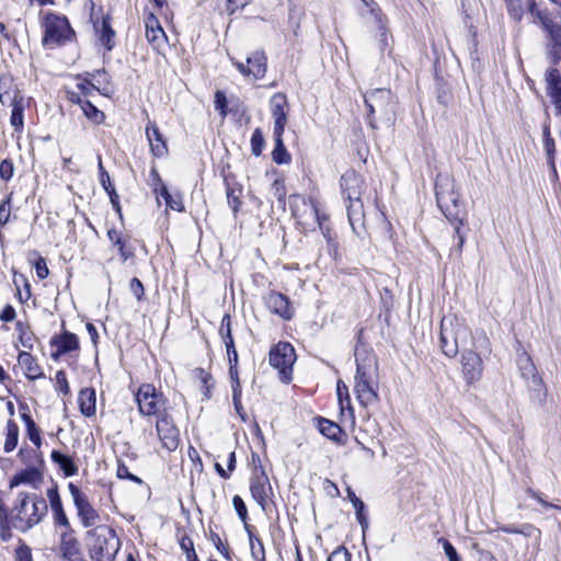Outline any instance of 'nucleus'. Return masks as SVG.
Returning <instances> with one entry per match:
<instances>
[{
	"instance_id": "ddd939ff",
	"label": "nucleus",
	"mask_w": 561,
	"mask_h": 561,
	"mask_svg": "<svg viewBox=\"0 0 561 561\" xmlns=\"http://www.w3.org/2000/svg\"><path fill=\"white\" fill-rule=\"evenodd\" d=\"M156 430L162 446L169 451L178 448L180 443V433L173 423V419L167 413L157 419Z\"/></svg>"
},
{
	"instance_id": "f8f14e48",
	"label": "nucleus",
	"mask_w": 561,
	"mask_h": 561,
	"mask_svg": "<svg viewBox=\"0 0 561 561\" xmlns=\"http://www.w3.org/2000/svg\"><path fill=\"white\" fill-rule=\"evenodd\" d=\"M69 492L72 496L78 517L84 527L94 526L100 519L96 510L91 505L87 494H84L76 484H68Z\"/></svg>"
},
{
	"instance_id": "bf43d9fd",
	"label": "nucleus",
	"mask_w": 561,
	"mask_h": 561,
	"mask_svg": "<svg viewBox=\"0 0 561 561\" xmlns=\"http://www.w3.org/2000/svg\"><path fill=\"white\" fill-rule=\"evenodd\" d=\"M232 400L236 408V411L242 416V405H241V387L240 381L237 380V385H232Z\"/></svg>"
},
{
	"instance_id": "9b49d317",
	"label": "nucleus",
	"mask_w": 561,
	"mask_h": 561,
	"mask_svg": "<svg viewBox=\"0 0 561 561\" xmlns=\"http://www.w3.org/2000/svg\"><path fill=\"white\" fill-rule=\"evenodd\" d=\"M268 360L271 366L279 371L280 380L288 383L293 378V365L296 362L293 345L287 342H279L271 348Z\"/></svg>"
},
{
	"instance_id": "5701e85b",
	"label": "nucleus",
	"mask_w": 561,
	"mask_h": 561,
	"mask_svg": "<svg viewBox=\"0 0 561 561\" xmlns=\"http://www.w3.org/2000/svg\"><path fill=\"white\" fill-rule=\"evenodd\" d=\"M22 98L12 78L4 76L0 78V102L2 105L12 104Z\"/></svg>"
},
{
	"instance_id": "9d476101",
	"label": "nucleus",
	"mask_w": 561,
	"mask_h": 561,
	"mask_svg": "<svg viewBox=\"0 0 561 561\" xmlns=\"http://www.w3.org/2000/svg\"><path fill=\"white\" fill-rule=\"evenodd\" d=\"M136 401L139 413L146 416H157L167 414L165 399L163 393L158 391L154 386L144 383L138 388Z\"/></svg>"
},
{
	"instance_id": "2eb2a0df",
	"label": "nucleus",
	"mask_w": 561,
	"mask_h": 561,
	"mask_svg": "<svg viewBox=\"0 0 561 561\" xmlns=\"http://www.w3.org/2000/svg\"><path fill=\"white\" fill-rule=\"evenodd\" d=\"M250 491L255 502L262 507V510H265L267 499L272 494V486L264 469L261 468L260 471L256 470L254 476L251 478Z\"/></svg>"
},
{
	"instance_id": "e433bc0d",
	"label": "nucleus",
	"mask_w": 561,
	"mask_h": 561,
	"mask_svg": "<svg viewBox=\"0 0 561 561\" xmlns=\"http://www.w3.org/2000/svg\"><path fill=\"white\" fill-rule=\"evenodd\" d=\"M19 439V426L12 420L8 421L7 424V437L3 449L5 453H10L15 449Z\"/></svg>"
},
{
	"instance_id": "8fccbe9b",
	"label": "nucleus",
	"mask_w": 561,
	"mask_h": 561,
	"mask_svg": "<svg viewBox=\"0 0 561 561\" xmlns=\"http://www.w3.org/2000/svg\"><path fill=\"white\" fill-rule=\"evenodd\" d=\"M129 289L138 301L142 299L145 295V288L142 283L137 277L130 279Z\"/></svg>"
},
{
	"instance_id": "473e14b6",
	"label": "nucleus",
	"mask_w": 561,
	"mask_h": 561,
	"mask_svg": "<svg viewBox=\"0 0 561 561\" xmlns=\"http://www.w3.org/2000/svg\"><path fill=\"white\" fill-rule=\"evenodd\" d=\"M318 427L322 435H324L329 439L339 442L340 436L342 434V428L336 423L327 419H320Z\"/></svg>"
},
{
	"instance_id": "cd10ccee",
	"label": "nucleus",
	"mask_w": 561,
	"mask_h": 561,
	"mask_svg": "<svg viewBox=\"0 0 561 561\" xmlns=\"http://www.w3.org/2000/svg\"><path fill=\"white\" fill-rule=\"evenodd\" d=\"M283 134L284 133L274 134L275 147L272 151V159L277 164L290 162V154L287 152L284 145Z\"/></svg>"
},
{
	"instance_id": "c756f323",
	"label": "nucleus",
	"mask_w": 561,
	"mask_h": 561,
	"mask_svg": "<svg viewBox=\"0 0 561 561\" xmlns=\"http://www.w3.org/2000/svg\"><path fill=\"white\" fill-rule=\"evenodd\" d=\"M42 481V474L41 472L34 468V467H31V468H26L25 470L21 471L20 473H18L12 482H11V485H16V484H20V483H30V484H36L38 482Z\"/></svg>"
},
{
	"instance_id": "a878e982",
	"label": "nucleus",
	"mask_w": 561,
	"mask_h": 561,
	"mask_svg": "<svg viewBox=\"0 0 561 561\" xmlns=\"http://www.w3.org/2000/svg\"><path fill=\"white\" fill-rule=\"evenodd\" d=\"M51 460L59 466L66 477L73 476L78 471V467L72 458L60 451L53 450Z\"/></svg>"
},
{
	"instance_id": "79ce46f5",
	"label": "nucleus",
	"mask_w": 561,
	"mask_h": 561,
	"mask_svg": "<svg viewBox=\"0 0 561 561\" xmlns=\"http://www.w3.org/2000/svg\"><path fill=\"white\" fill-rule=\"evenodd\" d=\"M264 138L260 128H256L251 137V151L255 157H259L262 153L264 148Z\"/></svg>"
},
{
	"instance_id": "393cba45",
	"label": "nucleus",
	"mask_w": 561,
	"mask_h": 561,
	"mask_svg": "<svg viewBox=\"0 0 561 561\" xmlns=\"http://www.w3.org/2000/svg\"><path fill=\"white\" fill-rule=\"evenodd\" d=\"M78 402L83 415L91 416L95 413V392L93 389H82L79 392Z\"/></svg>"
},
{
	"instance_id": "5fc2aeb1",
	"label": "nucleus",
	"mask_w": 561,
	"mask_h": 561,
	"mask_svg": "<svg viewBox=\"0 0 561 561\" xmlns=\"http://www.w3.org/2000/svg\"><path fill=\"white\" fill-rule=\"evenodd\" d=\"M351 554L344 547L336 548L328 558V561H350Z\"/></svg>"
},
{
	"instance_id": "ea45409f",
	"label": "nucleus",
	"mask_w": 561,
	"mask_h": 561,
	"mask_svg": "<svg viewBox=\"0 0 561 561\" xmlns=\"http://www.w3.org/2000/svg\"><path fill=\"white\" fill-rule=\"evenodd\" d=\"M543 136H545V149L548 156L549 163L556 171L554 167V152H556V145L554 140L550 137L549 128L545 127L543 129Z\"/></svg>"
},
{
	"instance_id": "13d9d810",
	"label": "nucleus",
	"mask_w": 561,
	"mask_h": 561,
	"mask_svg": "<svg viewBox=\"0 0 561 561\" xmlns=\"http://www.w3.org/2000/svg\"><path fill=\"white\" fill-rule=\"evenodd\" d=\"M308 207L310 209V214L314 217L318 226L321 228L322 222L328 219V217L324 214H321L317 203L313 199L309 201Z\"/></svg>"
},
{
	"instance_id": "aec40b11",
	"label": "nucleus",
	"mask_w": 561,
	"mask_h": 561,
	"mask_svg": "<svg viewBox=\"0 0 561 561\" xmlns=\"http://www.w3.org/2000/svg\"><path fill=\"white\" fill-rule=\"evenodd\" d=\"M46 495L49 501L55 523L64 527H69V520L65 513L57 484L54 483L51 488L46 491Z\"/></svg>"
},
{
	"instance_id": "338daca9",
	"label": "nucleus",
	"mask_w": 561,
	"mask_h": 561,
	"mask_svg": "<svg viewBox=\"0 0 561 561\" xmlns=\"http://www.w3.org/2000/svg\"><path fill=\"white\" fill-rule=\"evenodd\" d=\"M110 196V199H111V203H112V206L113 208L116 210V213L118 214V216L122 218L123 215H122V207L119 205V201H118V195L115 191L114 187H111V191L106 192Z\"/></svg>"
},
{
	"instance_id": "6e6552de",
	"label": "nucleus",
	"mask_w": 561,
	"mask_h": 561,
	"mask_svg": "<svg viewBox=\"0 0 561 561\" xmlns=\"http://www.w3.org/2000/svg\"><path fill=\"white\" fill-rule=\"evenodd\" d=\"M43 27L45 31L42 42L46 48H55L69 41L75 34L68 19L55 13H47L44 16Z\"/></svg>"
},
{
	"instance_id": "a211bd4d",
	"label": "nucleus",
	"mask_w": 561,
	"mask_h": 561,
	"mask_svg": "<svg viewBox=\"0 0 561 561\" xmlns=\"http://www.w3.org/2000/svg\"><path fill=\"white\" fill-rule=\"evenodd\" d=\"M265 305L268 310L284 320H290L294 316V310L290 307L288 297L280 293L271 291L265 297Z\"/></svg>"
},
{
	"instance_id": "bb28decb",
	"label": "nucleus",
	"mask_w": 561,
	"mask_h": 561,
	"mask_svg": "<svg viewBox=\"0 0 561 561\" xmlns=\"http://www.w3.org/2000/svg\"><path fill=\"white\" fill-rule=\"evenodd\" d=\"M107 237L110 241L118 248V252L123 262H126L128 259L134 256L133 250L127 248L126 242L119 231L116 229H110L107 231Z\"/></svg>"
},
{
	"instance_id": "0eeeda50",
	"label": "nucleus",
	"mask_w": 561,
	"mask_h": 561,
	"mask_svg": "<svg viewBox=\"0 0 561 561\" xmlns=\"http://www.w3.org/2000/svg\"><path fill=\"white\" fill-rule=\"evenodd\" d=\"M469 334L468 328L460 323L456 316L443 317L439 330V345L443 353L448 357H455Z\"/></svg>"
},
{
	"instance_id": "f03ea898",
	"label": "nucleus",
	"mask_w": 561,
	"mask_h": 561,
	"mask_svg": "<svg viewBox=\"0 0 561 561\" xmlns=\"http://www.w3.org/2000/svg\"><path fill=\"white\" fill-rule=\"evenodd\" d=\"M436 203L447 220L454 226L457 243L453 251L461 254L466 241V233L462 231L466 211L459 203V193L456 191L455 181L448 174H438L435 183Z\"/></svg>"
},
{
	"instance_id": "2f4dec72",
	"label": "nucleus",
	"mask_w": 561,
	"mask_h": 561,
	"mask_svg": "<svg viewBox=\"0 0 561 561\" xmlns=\"http://www.w3.org/2000/svg\"><path fill=\"white\" fill-rule=\"evenodd\" d=\"M346 492H347V496H348L350 501L352 502V504L356 511V518H357L358 523L360 524L363 531H365L366 528L368 527V520L364 513L365 504L362 500H359L356 496V494L354 493V491L351 488H347Z\"/></svg>"
},
{
	"instance_id": "09e8293b",
	"label": "nucleus",
	"mask_w": 561,
	"mask_h": 561,
	"mask_svg": "<svg viewBox=\"0 0 561 561\" xmlns=\"http://www.w3.org/2000/svg\"><path fill=\"white\" fill-rule=\"evenodd\" d=\"M14 168L13 163L9 159L2 160L0 163V178L4 181H9L13 176Z\"/></svg>"
},
{
	"instance_id": "680f3d73",
	"label": "nucleus",
	"mask_w": 561,
	"mask_h": 561,
	"mask_svg": "<svg viewBox=\"0 0 561 561\" xmlns=\"http://www.w3.org/2000/svg\"><path fill=\"white\" fill-rule=\"evenodd\" d=\"M15 561H33L31 549L27 546H20L15 550Z\"/></svg>"
},
{
	"instance_id": "412c9836",
	"label": "nucleus",
	"mask_w": 561,
	"mask_h": 561,
	"mask_svg": "<svg viewBox=\"0 0 561 561\" xmlns=\"http://www.w3.org/2000/svg\"><path fill=\"white\" fill-rule=\"evenodd\" d=\"M146 135L154 157H163L168 153L165 139L154 122L149 121L146 126Z\"/></svg>"
},
{
	"instance_id": "7ed1b4c3",
	"label": "nucleus",
	"mask_w": 561,
	"mask_h": 561,
	"mask_svg": "<svg viewBox=\"0 0 561 561\" xmlns=\"http://www.w3.org/2000/svg\"><path fill=\"white\" fill-rule=\"evenodd\" d=\"M47 511L48 505L45 499L21 492L11 511L10 523L14 528L26 531L38 524Z\"/></svg>"
},
{
	"instance_id": "774afa93",
	"label": "nucleus",
	"mask_w": 561,
	"mask_h": 561,
	"mask_svg": "<svg viewBox=\"0 0 561 561\" xmlns=\"http://www.w3.org/2000/svg\"><path fill=\"white\" fill-rule=\"evenodd\" d=\"M161 195L165 199V203L169 207H171L174 210H181L180 204L172 199V196L168 192L167 187H162Z\"/></svg>"
},
{
	"instance_id": "423d86ee",
	"label": "nucleus",
	"mask_w": 561,
	"mask_h": 561,
	"mask_svg": "<svg viewBox=\"0 0 561 561\" xmlns=\"http://www.w3.org/2000/svg\"><path fill=\"white\" fill-rule=\"evenodd\" d=\"M356 357V375L354 390L356 398L362 407L368 408L379 401L377 390L371 385V365L376 364L373 355L366 354L365 358H360L359 352H355Z\"/></svg>"
},
{
	"instance_id": "58836bf2",
	"label": "nucleus",
	"mask_w": 561,
	"mask_h": 561,
	"mask_svg": "<svg viewBox=\"0 0 561 561\" xmlns=\"http://www.w3.org/2000/svg\"><path fill=\"white\" fill-rule=\"evenodd\" d=\"M371 13H374L377 19V23H378V27H379V49H380V51H383L390 46L388 33L383 25L381 15L379 13H377L375 11V9H371Z\"/></svg>"
},
{
	"instance_id": "c03bdc74",
	"label": "nucleus",
	"mask_w": 561,
	"mask_h": 561,
	"mask_svg": "<svg viewBox=\"0 0 561 561\" xmlns=\"http://www.w3.org/2000/svg\"><path fill=\"white\" fill-rule=\"evenodd\" d=\"M232 504L240 519L247 524L248 511L241 496L234 495L232 497Z\"/></svg>"
},
{
	"instance_id": "b1692460",
	"label": "nucleus",
	"mask_w": 561,
	"mask_h": 561,
	"mask_svg": "<svg viewBox=\"0 0 561 561\" xmlns=\"http://www.w3.org/2000/svg\"><path fill=\"white\" fill-rule=\"evenodd\" d=\"M518 365L523 378L531 379L534 386L538 387L539 390L545 388L541 378L537 376L536 367L529 356L525 355L519 357Z\"/></svg>"
},
{
	"instance_id": "f3484780",
	"label": "nucleus",
	"mask_w": 561,
	"mask_h": 561,
	"mask_svg": "<svg viewBox=\"0 0 561 561\" xmlns=\"http://www.w3.org/2000/svg\"><path fill=\"white\" fill-rule=\"evenodd\" d=\"M287 98L283 93H275L271 98V112L274 117L273 134L284 133L287 124Z\"/></svg>"
},
{
	"instance_id": "0e129e2a",
	"label": "nucleus",
	"mask_w": 561,
	"mask_h": 561,
	"mask_svg": "<svg viewBox=\"0 0 561 561\" xmlns=\"http://www.w3.org/2000/svg\"><path fill=\"white\" fill-rule=\"evenodd\" d=\"M226 350H227L229 364L237 365L238 364V353L234 347V341H229L227 343Z\"/></svg>"
},
{
	"instance_id": "dca6fc26",
	"label": "nucleus",
	"mask_w": 561,
	"mask_h": 561,
	"mask_svg": "<svg viewBox=\"0 0 561 561\" xmlns=\"http://www.w3.org/2000/svg\"><path fill=\"white\" fill-rule=\"evenodd\" d=\"M546 91L554 106L556 114H561V73L556 68H549L545 73Z\"/></svg>"
},
{
	"instance_id": "de8ad7c7",
	"label": "nucleus",
	"mask_w": 561,
	"mask_h": 561,
	"mask_svg": "<svg viewBox=\"0 0 561 561\" xmlns=\"http://www.w3.org/2000/svg\"><path fill=\"white\" fill-rule=\"evenodd\" d=\"M337 397L341 404V408L344 409V401L347 404V408L351 410V399L348 396V389L344 382L341 380L337 382Z\"/></svg>"
},
{
	"instance_id": "49530a36",
	"label": "nucleus",
	"mask_w": 561,
	"mask_h": 561,
	"mask_svg": "<svg viewBox=\"0 0 561 561\" xmlns=\"http://www.w3.org/2000/svg\"><path fill=\"white\" fill-rule=\"evenodd\" d=\"M116 474L119 479H128L138 484H140L142 482L140 478L130 473L128 470V467L123 462H118Z\"/></svg>"
},
{
	"instance_id": "37998d69",
	"label": "nucleus",
	"mask_w": 561,
	"mask_h": 561,
	"mask_svg": "<svg viewBox=\"0 0 561 561\" xmlns=\"http://www.w3.org/2000/svg\"><path fill=\"white\" fill-rule=\"evenodd\" d=\"M12 194H9L0 204V229L10 220Z\"/></svg>"
},
{
	"instance_id": "c9c22d12",
	"label": "nucleus",
	"mask_w": 561,
	"mask_h": 561,
	"mask_svg": "<svg viewBox=\"0 0 561 561\" xmlns=\"http://www.w3.org/2000/svg\"><path fill=\"white\" fill-rule=\"evenodd\" d=\"M21 417H22L23 422L25 423L26 433H27L30 440L37 448H39L42 445V439H41V432H39V428L37 427L36 423L31 417V415H28L27 413H22Z\"/></svg>"
},
{
	"instance_id": "4468645a",
	"label": "nucleus",
	"mask_w": 561,
	"mask_h": 561,
	"mask_svg": "<svg viewBox=\"0 0 561 561\" xmlns=\"http://www.w3.org/2000/svg\"><path fill=\"white\" fill-rule=\"evenodd\" d=\"M230 60L243 76H252L255 80H260L266 73L267 58L263 50H256L248 56V66L243 62L236 61L232 57H230Z\"/></svg>"
},
{
	"instance_id": "e2e57ef3",
	"label": "nucleus",
	"mask_w": 561,
	"mask_h": 561,
	"mask_svg": "<svg viewBox=\"0 0 561 561\" xmlns=\"http://www.w3.org/2000/svg\"><path fill=\"white\" fill-rule=\"evenodd\" d=\"M36 275L38 278L44 279L48 276L49 270L47 267L46 261L44 257H39L35 263Z\"/></svg>"
},
{
	"instance_id": "f704fd0d",
	"label": "nucleus",
	"mask_w": 561,
	"mask_h": 561,
	"mask_svg": "<svg viewBox=\"0 0 561 561\" xmlns=\"http://www.w3.org/2000/svg\"><path fill=\"white\" fill-rule=\"evenodd\" d=\"M245 529L249 534L250 545H251V554L256 561H265V549L261 538L255 537L248 524H245Z\"/></svg>"
},
{
	"instance_id": "864d4df0",
	"label": "nucleus",
	"mask_w": 561,
	"mask_h": 561,
	"mask_svg": "<svg viewBox=\"0 0 561 561\" xmlns=\"http://www.w3.org/2000/svg\"><path fill=\"white\" fill-rule=\"evenodd\" d=\"M56 382H57L58 390L61 393L68 394L70 392V388H69V385H68L67 376H66V373L64 370H58L56 373Z\"/></svg>"
},
{
	"instance_id": "a19ab883",
	"label": "nucleus",
	"mask_w": 561,
	"mask_h": 561,
	"mask_svg": "<svg viewBox=\"0 0 561 561\" xmlns=\"http://www.w3.org/2000/svg\"><path fill=\"white\" fill-rule=\"evenodd\" d=\"M273 196L277 199L279 206L285 208L286 205V188L280 180H275L272 184Z\"/></svg>"
},
{
	"instance_id": "72a5a7b5",
	"label": "nucleus",
	"mask_w": 561,
	"mask_h": 561,
	"mask_svg": "<svg viewBox=\"0 0 561 561\" xmlns=\"http://www.w3.org/2000/svg\"><path fill=\"white\" fill-rule=\"evenodd\" d=\"M12 107V113L10 117V123L14 127L15 130H19L23 127V112H24V99L23 96L15 100L12 104H7Z\"/></svg>"
},
{
	"instance_id": "6e6d98bb",
	"label": "nucleus",
	"mask_w": 561,
	"mask_h": 561,
	"mask_svg": "<svg viewBox=\"0 0 561 561\" xmlns=\"http://www.w3.org/2000/svg\"><path fill=\"white\" fill-rule=\"evenodd\" d=\"M227 98L222 91H216L215 93V108L220 111L222 116L227 115Z\"/></svg>"
},
{
	"instance_id": "f257e3e1",
	"label": "nucleus",
	"mask_w": 561,
	"mask_h": 561,
	"mask_svg": "<svg viewBox=\"0 0 561 561\" xmlns=\"http://www.w3.org/2000/svg\"><path fill=\"white\" fill-rule=\"evenodd\" d=\"M506 11L511 19L520 22L524 13H528L531 23L540 25L547 32V56L552 64L561 60V26L550 16L549 10L537 0H504Z\"/></svg>"
},
{
	"instance_id": "7c9ffc66",
	"label": "nucleus",
	"mask_w": 561,
	"mask_h": 561,
	"mask_svg": "<svg viewBox=\"0 0 561 561\" xmlns=\"http://www.w3.org/2000/svg\"><path fill=\"white\" fill-rule=\"evenodd\" d=\"M78 105L81 107L83 114L95 124H101L104 119V113L95 107L90 101L78 98Z\"/></svg>"
},
{
	"instance_id": "3c124183",
	"label": "nucleus",
	"mask_w": 561,
	"mask_h": 561,
	"mask_svg": "<svg viewBox=\"0 0 561 561\" xmlns=\"http://www.w3.org/2000/svg\"><path fill=\"white\" fill-rule=\"evenodd\" d=\"M227 202L229 206L232 208L233 213H237L239 210V207L241 205L239 195L237 194V190L227 187Z\"/></svg>"
},
{
	"instance_id": "1a4fd4ad",
	"label": "nucleus",
	"mask_w": 561,
	"mask_h": 561,
	"mask_svg": "<svg viewBox=\"0 0 561 561\" xmlns=\"http://www.w3.org/2000/svg\"><path fill=\"white\" fill-rule=\"evenodd\" d=\"M365 104L369 111V125L375 128L373 116L378 114L380 118L391 122L394 114L396 100L388 89H375L364 95Z\"/></svg>"
},
{
	"instance_id": "69168bd1",
	"label": "nucleus",
	"mask_w": 561,
	"mask_h": 561,
	"mask_svg": "<svg viewBox=\"0 0 561 561\" xmlns=\"http://www.w3.org/2000/svg\"><path fill=\"white\" fill-rule=\"evenodd\" d=\"M15 310L11 305H7L0 313V320L11 322L15 319Z\"/></svg>"
},
{
	"instance_id": "4be33fe9",
	"label": "nucleus",
	"mask_w": 561,
	"mask_h": 561,
	"mask_svg": "<svg viewBox=\"0 0 561 561\" xmlns=\"http://www.w3.org/2000/svg\"><path fill=\"white\" fill-rule=\"evenodd\" d=\"M19 365L24 369V375L31 380L44 377L41 366L36 359L28 352L22 351L18 356Z\"/></svg>"
},
{
	"instance_id": "20e7f679",
	"label": "nucleus",
	"mask_w": 561,
	"mask_h": 561,
	"mask_svg": "<svg viewBox=\"0 0 561 561\" xmlns=\"http://www.w3.org/2000/svg\"><path fill=\"white\" fill-rule=\"evenodd\" d=\"M364 180L353 170L345 172L340 180L342 195L347 202V217L355 233L358 234L357 226H364Z\"/></svg>"
},
{
	"instance_id": "6ab92c4d",
	"label": "nucleus",
	"mask_w": 561,
	"mask_h": 561,
	"mask_svg": "<svg viewBox=\"0 0 561 561\" xmlns=\"http://www.w3.org/2000/svg\"><path fill=\"white\" fill-rule=\"evenodd\" d=\"M50 344L57 350L51 354L54 359H58L62 354L76 351L79 348V340L75 333L65 331L62 334L55 335Z\"/></svg>"
},
{
	"instance_id": "4d7b16f0",
	"label": "nucleus",
	"mask_w": 561,
	"mask_h": 561,
	"mask_svg": "<svg viewBox=\"0 0 561 561\" xmlns=\"http://www.w3.org/2000/svg\"><path fill=\"white\" fill-rule=\"evenodd\" d=\"M211 542L215 545L216 549L226 558L229 557V549L224 545L221 538L217 533L211 531L209 535Z\"/></svg>"
},
{
	"instance_id": "4c0bfd02",
	"label": "nucleus",
	"mask_w": 561,
	"mask_h": 561,
	"mask_svg": "<svg viewBox=\"0 0 561 561\" xmlns=\"http://www.w3.org/2000/svg\"><path fill=\"white\" fill-rule=\"evenodd\" d=\"M165 36L164 31L158 25L157 20L151 16L146 23V37L150 43H159Z\"/></svg>"
},
{
	"instance_id": "052dcab7",
	"label": "nucleus",
	"mask_w": 561,
	"mask_h": 561,
	"mask_svg": "<svg viewBox=\"0 0 561 561\" xmlns=\"http://www.w3.org/2000/svg\"><path fill=\"white\" fill-rule=\"evenodd\" d=\"M249 2V0H227L226 11L232 15L238 9L247 7Z\"/></svg>"
},
{
	"instance_id": "39448f33",
	"label": "nucleus",
	"mask_w": 561,
	"mask_h": 561,
	"mask_svg": "<svg viewBox=\"0 0 561 561\" xmlns=\"http://www.w3.org/2000/svg\"><path fill=\"white\" fill-rule=\"evenodd\" d=\"M491 353V344L484 331L472 334V348H463L461 353V371L467 383L479 381L483 374L481 354Z\"/></svg>"
},
{
	"instance_id": "603ef678",
	"label": "nucleus",
	"mask_w": 561,
	"mask_h": 561,
	"mask_svg": "<svg viewBox=\"0 0 561 561\" xmlns=\"http://www.w3.org/2000/svg\"><path fill=\"white\" fill-rule=\"evenodd\" d=\"M439 542L443 545V549L445 551V554L449 559V561H460L458 553L455 549V547L445 538H440Z\"/></svg>"
},
{
	"instance_id": "c85d7f7f",
	"label": "nucleus",
	"mask_w": 561,
	"mask_h": 561,
	"mask_svg": "<svg viewBox=\"0 0 561 561\" xmlns=\"http://www.w3.org/2000/svg\"><path fill=\"white\" fill-rule=\"evenodd\" d=\"M96 31L100 32L99 41L101 42V44L105 46L106 50H112L114 47L115 32L110 24L108 16L103 18L101 23V30L96 27Z\"/></svg>"
},
{
	"instance_id": "a18cd8bd",
	"label": "nucleus",
	"mask_w": 561,
	"mask_h": 561,
	"mask_svg": "<svg viewBox=\"0 0 561 561\" xmlns=\"http://www.w3.org/2000/svg\"><path fill=\"white\" fill-rule=\"evenodd\" d=\"M519 535H523L524 537H527V538L534 537L537 540H539L541 531L539 528H537L533 524L526 523V524L519 525Z\"/></svg>"
}]
</instances>
